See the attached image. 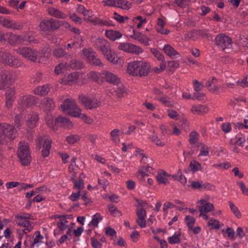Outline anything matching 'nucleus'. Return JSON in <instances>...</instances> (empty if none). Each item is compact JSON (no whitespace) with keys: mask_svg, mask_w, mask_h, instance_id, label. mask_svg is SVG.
<instances>
[{"mask_svg":"<svg viewBox=\"0 0 248 248\" xmlns=\"http://www.w3.org/2000/svg\"><path fill=\"white\" fill-rule=\"evenodd\" d=\"M79 102L87 109H92L97 108L101 105V102L95 98H91L88 96L80 94L78 96Z\"/></svg>","mask_w":248,"mask_h":248,"instance_id":"nucleus-10","label":"nucleus"},{"mask_svg":"<svg viewBox=\"0 0 248 248\" xmlns=\"http://www.w3.org/2000/svg\"><path fill=\"white\" fill-rule=\"evenodd\" d=\"M193 86L194 90L196 92L201 91L203 87L202 84L201 82H199L197 80H195L194 81Z\"/></svg>","mask_w":248,"mask_h":248,"instance_id":"nucleus-56","label":"nucleus"},{"mask_svg":"<svg viewBox=\"0 0 248 248\" xmlns=\"http://www.w3.org/2000/svg\"><path fill=\"white\" fill-rule=\"evenodd\" d=\"M101 78L109 83L116 85L119 83L120 78L114 74L106 70H103L100 73Z\"/></svg>","mask_w":248,"mask_h":248,"instance_id":"nucleus-16","label":"nucleus"},{"mask_svg":"<svg viewBox=\"0 0 248 248\" xmlns=\"http://www.w3.org/2000/svg\"><path fill=\"white\" fill-rule=\"evenodd\" d=\"M108 208L110 214L114 217H120L122 215L121 211L113 204H109L108 205Z\"/></svg>","mask_w":248,"mask_h":248,"instance_id":"nucleus-36","label":"nucleus"},{"mask_svg":"<svg viewBox=\"0 0 248 248\" xmlns=\"http://www.w3.org/2000/svg\"><path fill=\"white\" fill-rule=\"evenodd\" d=\"M92 43L93 46L99 50L108 61L113 64L117 62L116 54L111 49L110 44L107 40L104 38H96Z\"/></svg>","mask_w":248,"mask_h":248,"instance_id":"nucleus-1","label":"nucleus"},{"mask_svg":"<svg viewBox=\"0 0 248 248\" xmlns=\"http://www.w3.org/2000/svg\"><path fill=\"white\" fill-rule=\"evenodd\" d=\"M189 167L193 172L202 170L201 164L196 161L191 162L189 164Z\"/></svg>","mask_w":248,"mask_h":248,"instance_id":"nucleus-44","label":"nucleus"},{"mask_svg":"<svg viewBox=\"0 0 248 248\" xmlns=\"http://www.w3.org/2000/svg\"><path fill=\"white\" fill-rule=\"evenodd\" d=\"M65 25V27L70 26L69 24L64 21L56 20L53 18L44 20L40 22L39 27L44 31H54L59 29L61 26Z\"/></svg>","mask_w":248,"mask_h":248,"instance_id":"nucleus-5","label":"nucleus"},{"mask_svg":"<svg viewBox=\"0 0 248 248\" xmlns=\"http://www.w3.org/2000/svg\"><path fill=\"white\" fill-rule=\"evenodd\" d=\"M55 123L58 126L69 128L72 126L70 121L67 118L63 116H59L55 119Z\"/></svg>","mask_w":248,"mask_h":248,"instance_id":"nucleus-23","label":"nucleus"},{"mask_svg":"<svg viewBox=\"0 0 248 248\" xmlns=\"http://www.w3.org/2000/svg\"><path fill=\"white\" fill-rule=\"evenodd\" d=\"M115 6L124 10H128L131 8V3L124 0H115Z\"/></svg>","mask_w":248,"mask_h":248,"instance_id":"nucleus-30","label":"nucleus"},{"mask_svg":"<svg viewBox=\"0 0 248 248\" xmlns=\"http://www.w3.org/2000/svg\"><path fill=\"white\" fill-rule=\"evenodd\" d=\"M150 52L154 55L155 58H156L158 61L162 62L164 61V56L162 54L160 53L158 50L155 48H151Z\"/></svg>","mask_w":248,"mask_h":248,"instance_id":"nucleus-45","label":"nucleus"},{"mask_svg":"<svg viewBox=\"0 0 248 248\" xmlns=\"http://www.w3.org/2000/svg\"><path fill=\"white\" fill-rule=\"evenodd\" d=\"M6 99H11V100H15V90L13 88H9L5 93Z\"/></svg>","mask_w":248,"mask_h":248,"instance_id":"nucleus-46","label":"nucleus"},{"mask_svg":"<svg viewBox=\"0 0 248 248\" xmlns=\"http://www.w3.org/2000/svg\"><path fill=\"white\" fill-rule=\"evenodd\" d=\"M158 100L166 107H173L174 106V102L167 96L159 98Z\"/></svg>","mask_w":248,"mask_h":248,"instance_id":"nucleus-39","label":"nucleus"},{"mask_svg":"<svg viewBox=\"0 0 248 248\" xmlns=\"http://www.w3.org/2000/svg\"><path fill=\"white\" fill-rule=\"evenodd\" d=\"M25 117L22 114H17L15 116L14 118V123L16 127L18 129H20L23 124Z\"/></svg>","mask_w":248,"mask_h":248,"instance_id":"nucleus-34","label":"nucleus"},{"mask_svg":"<svg viewBox=\"0 0 248 248\" xmlns=\"http://www.w3.org/2000/svg\"><path fill=\"white\" fill-rule=\"evenodd\" d=\"M130 29L132 30L133 32V34L130 35L131 38L137 40L141 43L144 42L145 36L142 33L136 31L133 27H131Z\"/></svg>","mask_w":248,"mask_h":248,"instance_id":"nucleus-31","label":"nucleus"},{"mask_svg":"<svg viewBox=\"0 0 248 248\" xmlns=\"http://www.w3.org/2000/svg\"><path fill=\"white\" fill-rule=\"evenodd\" d=\"M185 222L188 227V230L192 229L195 223V219L190 216H186L185 218Z\"/></svg>","mask_w":248,"mask_h":248,"instance_id":"nucleus-41","label":"nucleus"},{"mask_svg":"<svg viewBox=\"0 0 248 248\" xmlns=\"http://www.w3.org/2000/svg\"><path fill=\"white\" fill-rule=\"evenodd\" d=\"M36 103V97L31 95H23L18 100V104L22 109L31 107Z\"/></svg>","mask_w":248,"mask_h":248,"instance_id":"nucleus-14","label":"nucleus"},{"mask_svg":"<svg viewBox=\"0 0 248 248\" xmlns=\"http://www.w3.org/2000/svg\"><path fill=\"white\" fill-rule=\"evenodd\" d=\"M117 88L116 89V93L118 97H122L123 96L124 93L125 92V89L124 85L122 84L121 81L119 83L116 85Z\"/></svg>","mask_w":248,"mask_h":248,"instance_id":"nucleus-40","label":"nucleus"},{"mask_svg":"<svg viewBox=\"0 0 248 248\" xmlns=\"http://www.w3.org/2000/svg\"><path fill=\"white\" fill-rule=\"evenodd\" d=\"M198 133L196 131H193L189 134V142L191 144H196L198 139Z\"/></svg>","mask_w":248,"mask_h":248,"instance_id":"nucleus-49","label":"nucleus"},{"mask_svg":"<svg viewBox=\"0 0 248 248\" xmlns=\"http://www.w3.org/2000/svg\"><path fill=\"white\" fill-rule=\"evenodd\" d=\"M16 51L17 53L22 55V57L33 62L36 61L39 54L36 50L29 47L25 46L18 48Z\"/></svg>","mask_w":248,"mask_h":248,"instance_id":"nucleus-12","label":"nucleus"},{"mask_svg":"<svg viewBox=\"0 0 248 248\" xmlns=\"http://www.w3.org/2000/svg\"><path fill=\"white\" fill-rule=\"evenodd\" d=\"M46 189V187L45 186H40L35 188V190H32L31 192H27L26 194V197L27 199H30L32 196L40 191H44Z\"/></svg>","mask_w":248,"mask_h":248,"instance_id":"nucleus-42","label":"nucleus"},{"mask_svg":"<svg viewBox=\"0 0 248 248\" xmlns=\"http://www.w3.org/2000/svg\"><path fill=\"white\" fill-rule=\"evenodd\" d=\"M216 44L223 50L229 52L232 46V40L229 37L223 34H219L217 35L215 39Z\"/></svg>","mask_w":248,"mask_h":248,"instance_id":"nucleus-9","label":"nucleus"},{"mask_svg":"<svg viewBox=\"0 0 248 248\" xmlns=\"http://www.w3.org/2000/svg\"><path fill=\"white\" fill-rule=\"evenodd\" d=\"M236 138L237 139V140L235 141L234 142H233V140L231 139L230 143L231 145H237L238 146H243V143L245 142V139L242 137H239L237 136L236 137Z\"/></svg>","mask_w":248,"mask_h":248,"instance_id":"nucleus-50","label":"nucleus"},{"mask_svg":"<svg viewBox=\"0 0 248 248\" xmlns=\"http://www.w3.org/2000/svg\"><path fill=\"white\" fill-rule=\"evenodd\" d=\"M105 35L108 38L112 41H115L122 36V34L119 31L114 30L106 31Z\"/></svg>","mask_w":248,"mask_h":248,"instance_id":"nucleus-26","label":"nucleus"},{"mask_svg":"<svg viewBox=\"0 0 248 248\" xmlns=\"http://www.w3.org/2000/svg\"><path fill=\"white\" fill-rule=\"evenodd\" d=\"M16 74L12 71L4 70L0 73V89L4 90L15 82Z\"/></svg>","mask_w":248,"mask_h":248,"instance_id":"nucleus-7","label":"nucleus"},{"mask_svg":"<svg viewBox=\"0 0 248 248\" xmlns=\"http://www.w3.org/2000/svg\"><path fill=\"white\" fill-rule=\"evenodd\" d=\"M40 107L44 111L47 113L54 109L55 104L52 99L49 97H45L41 100Z\"/></svg>","mask_w":248,"mask_h":248,"instance_id":"nucleus-17","label":"nucleus"},{"mask_svg":"<svg viewBox=\"0 0 248 248\" xmlns=\"http://www.w3.org/2000/svg\"><path fill=\"white\" fill-rule=\"evenodd\" d=\"M80 139L79 136L77 135H70L66 138V140L68 143L73 144Z\"/></svg>","mask_w":248,"mask_h":248,"instance_id":"nucleus-47","label":"nucleus"},{"mask_svg":"<svg viewBox=\"0 0 248 248\" xmlns=\"http://www.w3.org/2000/svg\"><path fill=\"white\" fill-rule=\"evenodd\" d=\"M67 69L66 63H60L55 67V72L57 75L64 73V71Z\"/></svg>","mask_w":248,"mask_h":248,"instance_id":"nucleus-48","label":"nucleus"},{"mask_svg":"<svg viewBox=\"0 0 248 248\" xmlns=\"http://www.w3.org/2000/svg\"><path fill=\"white\" fill-rule=\"evenodd\" d=\"M0 62L14 67H18L21 65L20 61L16 56L2 50H0Z\"/></svg>","mask_w":248,"mask_h":248,"instance_id":"nucleus-8","label":"nucleus"},{"mask_svg":"<svg viewBox=\"0 0 248 248\" xmlns=\"http://www.w3.org/2000/svg\"><path fill=\"white\" fill-rule=\"evenodd\" d=\"M53 54L57 58L62 57H65L67 59L68 58H71V55L66 53L64 50L62 48H58L55 49L53 51Z\"/></svg>","mask_w":248,"mask_h":248,"instance_id":"nucleus-32","label":"nucleus"},{"mask_svg":"<svg viewBox=\"0 0 248 248\" xmlns=\"http://www.w3.org/2000/svg\"><path fill=\"white\" fill-rule=\"evenodd\" d=\"M149 139L153 142H154L157 146H160L162 147L165 145V143L162 142L160 139H159L158 138L156 133H155L154 131L153 132V135L150 136Z\"/></svg>","mask_w":248,"mask_h":248,"instance_id":"nucleus-37","label":"nucleus"},{"mask_svg":"<svg viewBox=\"0 0 248 248\" xmlns=\"http://www.w3.org/2000/svg\"><path fill=\"white\" fill-rule=\"evenodd\" d=\"M62 110L69 115L77 117L82 111V109L78 106L75 100L72 98H67L64 100L61 105Z\"/></svg>","mask_w":248,"mask_h":248,"instance_id":"nucleus-4","label":"nucleus"},{"mask_svg":"<svg viewBox=\"0 0 248 248\" xmlns=\"http://www.w3.org/2000/svg\"><path fill=\"white\" fill-rule=\"evenodd\" d=\"M118 48L120 50L136 54H139L143 51L141 47L128 43H120Z\"/></svg>","mask_w":248,"mask_h":248,"instance_id":"nucleus-15","label":"nucleus"},{"mask_svg":"<svg viewBox=\"0 0 248 248\" xmlns=\"http://www.w3.org/2000/svg\"><path fill=\"white\" fill-rule=\"evenodd\" d=\"M47 11L49 15L56 18L65 19L67 17L65 14L53 7H49L47 9Z\"/></svg>","mask_w":248,"mask_h":248,"instance_id":"nucleus-22","label":"nucleus"},{"mask_svg":"<svg viewBox=\"0 0 248 248\" xmlns=\"http://www.w3.org/2000/svg\"><path fill=\"white\" fill-rule=\"evenodd\" d=\"M16 218V223L20 226H22L23 227L26 228L25 230L28 231V232H31L32 229L33 227L31 226V221L28 220H25L22 218Z\"/></svg>","mask_w":248,"mask_h":248,"instance_id":"nucleus-27","label":"nucleus"},{"mask_svg":"<svg viewBox=\"0 0 248 248\" xmlns=\"http://www.w3.org/2000/svg\"><path fill=\"white\" fill-rule=\"evenodd\" d=\"M128 73L133 76H146L150 72V64L143 61H135L128 63Z\"/></svg>","mask_w":248,"mask_h":248,"instance_id":"nucleus-2","label":"nucleus"},{"mask_svg":"<svg viewBox=\"0 0 248 248\" xmlns=\"http://www.w3.org/2000/svg\"><path fill=\"white\" fill-rule=\"evenodd\" d=\"M43 141V149L42 150V155L43 157L47 156L50 153V149L51 147L52 141L51 140L39 137L36 141V147L39 149L41 148V144Z\"/></svg>","mask_w":248,"mask_h":248,"instance_id":"nucleus-13","label":"nucleus"},{"mask_svg":"<svg viewBox=\"0 0 248 248\" xmlns=\"http://www.w3.org/2000/svg\"><path fill=\"white\" fill-rule=\"evenodd\" d=\"M88 78L91 79L95 82H98L99 76L98 73L95 71H91L87 74Z\"/></svg>","mask_w":248,"mask_h":248,"instance_id":"nucleus-53","label":"nucleus"},{"mask_svg":"<svg viewBox=\"0 0 248 248\" xmlns=\"http://www.w3.org/2000/svg\"><path fill=\"white\" fill-rule=\"evenodd\" d=\"M91 245L93 248H101L102 246V244L93 237L91 238Z\"/></svg>","mask_w":248,"mask_h":248,"instance_id":"nucleus-61","label":"nucleus"},{"mask_svg":"<svg viewBox=\"0 0 248 248\" xmlns=\"http://www.w3.org/2000/svg\"><path fill=\"white\" fill-rule=\"evenodd\" d=\"M82 52L87 62L90 64L101 67L104 66V64L101 62L100 60L97 58L96 53L92 49L84 48L82 50Z\"/></svg>","mask_w":248,"mask_h":248,"instance_id":"nucleus-11","label":"nucleus"},{"mask_svg":"<svg viewBox=\"0 0 248 248\" xmlns=\"http://www.w3.org/2000/svg\"><path fill=\"white\" fill-rule=\"evenodd\" d=\"M156 178L157 181L159 182L160 183L164 184L165 185H166L169 183L168 179L166 178L165 177H164L161 174H157L156 176Z\"/></svg>","mask_w":248,"mask_h":248,"instance_id":"nucleus-58","label":"nucleus"},{"mask_svg":"<svg viewBox=\"0 0 248 248\" xmlns=\"http://www.w3.org/2000/svg\"><path fill=\"white\" fill-rule=\"evenodd\" d=\"M168 66L171 70H174L179 67V64L177 62L171 61L168 62Z\"/></svg>","mask_w":248,"mask_h":248,"instance_id":"nucleus-63","label":"nucleus"},{"mask_svg":"<svg viewBox=\"0 0 248 248\" xmlns=\"http://www.w3.org/2000/svg\"><path fill=\"white\" fill-rule=\"evenodd\" d=\"M237 184L239 186L243 195L248 196V187H246L243 182H237Z\"/></svg>","mask_w":248,"mask_h":248,"instance_id":"nucleus-51","label":"nucleus"},{"mask_svg":"<svg viewBox=\"0 0 248 248\" xmlns=\"http://www.w3.org/2000/svg\"><path fill=\"white\" fill-rule=\"evenodd\" d=\"M6 41L12 45H16L23 43L22 35H16L11 32L5 33Z\"/></svg>","mask_w":248,"mask_h":248,"instance_id":"nucleus-19","label":"nucleus"},{"mask_svg":"<svg viewBox=\"0 0 248 248\" xmlns=\"http://www.w3.org/2000/svg\"><path fill=\"white\" fill-rule=\"evenodd\" d=\"M195 34L198 35H201L203 37H205L209 38L211 36V34L207 32L206 31L203 30H198L195 31Z\"/></svg>","mask_w":248,"mask_h":248,"instance_id":"nucleus-62","label":"nucleus"},{"mask_svg":"<svg viewBox=\"0 0 248 248\" xmlns=\"http://www.w3.org/2000/svg\"><path fill=\"white\" fill-rule=\"evenodd\" d=\"M163 49L165 53L171 58H176V56L179 55L178 52L170 45H165Z\"/></svg>","mask_w":248,"mask_h":248,"instance_id":"nucleus-24","label":"nucleus"},{"mask_svg":"<svg viewBox=\"0 0 248 248\" xmlns=\"http://www.w3.org/2000/svg\"><path fill=\"white\" fill-rule=\"evenodd\" d=\"M81 175H83V177H85L83 173H82L81 174L78 180H76V181L73 182L74 184V188H77L79 191L83 189L84 188V181L81 177Z\"/></svg>","mask_w":248,"mask_h":248,"instance_id":"nucleus-33","label":"nucleus"},{"mask_svg":"<svg viewBox=\"0 0 248 248\" xmlns=\"http://www.w3.org/2000/svg\"><path fill=\"white\" fill-rule=\"evenodd\" d=\"M17 136V130L12 125L0 123V142L6 144L13 140Z\"/></svg>","mask_w":248,"mask_h":248,"instance_id":"nucleus-3","label":"nucleus"},{"mask_svg":"<svg viewBox=\"0 0 248 248\" xmlns=\"http://www.w3.org/2000/svg\"><path fill=\"white\" fill-rule=\"evenodd\" d=\"M17 156L22 165L28 166L30 164L31 156L28 144L25 141H21L17 152Z\"/></svg>","mask_w":248,"mask_h":248,"instance_id":"nucleus-6","label":"nucleus"},{"mask_svg":"<svg viewBox=\"0 0 248 248\" xmlns=\"http://www.w3.org/2000/svg\"><path fill=\"white\" fill-rule=\"evenodd\" d=\"M102 219V217L98 213H96L93 216V217L91 222L93 225L95 227H97L99 223V220Z\"/></svg>","mask_w":248,"mask_h":248,"instance_id":"nucleus-54","label":"nucleus"},{"mask_svg":"<svg viewBox=\"0 0 248 248\" xmlns=\"http://www.w3.org/2000/svg\"><path fill=\"white\" fill-rule=\"evenodd\" d=\"M191 111L194 114L202 115L207 111V108L205 106L202 105L193 106L192 107Z\"/></svg>","mask_w":248,"mask_h":248,"instance_id":"nucleus-29","label":"nucleus"},{"mask_svg":"<svg viewBox=\"0 0 248 248\" xmlns=\"http://www.w3.org/2000/svg\"><path fill=\"white\" fill-rule=\"evenodd\" d=\"M228 203L231 211L235 216L238 218H241L242 215L238 208L231 201H229Z\"/></svg>","mask_w":248,"mask_h":248,"instance_id":"nucleus-38","label":"nucleus"},{"mask_svg":"<svg viewBox=\"0 0 248 248\" xmlns=\"http://www.w3.org/2000/svg\"><path fill=\"white\" fill-rule=\"evenodd\" d=\"M226 232L228 234V236L232 240H234L235 239V232L234 231L232 228L227 227V228L226 229Z\"/></svg>","mask_w":248,"mask_h":248,"instance_id":"nucleus-64","label":"nucleus"},{"mask_svg":"<svg viewBox=\"0 0 248 248\" xmlns=\"http://www.w3.org/2000/svg\"><path fill=\"white\" fill-rule=\"evenodd\" d=\"M136 214L138 217H145L146 211L142 207H139L137 210Z\"/></svg>","mask_w":248,"mask_h":248,"instance_id":"nucleus-60","label":"nucleus"},{"mask_svg":"<svg viewBox=\"0 0 248 248\" xmlns=\"http://www.w3.org/2000/svg\"><path fill=\"white\" fill-rule=\"evenodd\" d=\"M200 213H208L214 209V205L211 203H208L204 206H197Z\"/></svg>","mask_w":248,"mask_h":248,"instance_id":"nucleus-35","label":"nucleus"},{"mask_svg":"<svg viewBox=\"0 0 248 248\" xmlns=\"http://www.w3.org/2000/svg\"><path fill=\"white\" fill-rule=\"evenodd\" d=\"M209 147L205 144H202L199 156H207L209 155Z\"/></svg>","mask_w":248,"mask_h":248,"instance_id":"nucleus-52","label":"nucleus"},{"mask_svg":"<svg viewBox=\"0 0 248 248\" xmlns=\"http://www.w3.org/2000/svg\"><path fill=\"white\" fill-rule=\"evenodd\" d=\"M49 91V88L47 85H44L35 88L33 90L34 94L38 95L44 96L47 94Z\"/></svg>","mask_w":248,"mask_h":248,"instance_id":"nucleus-28","label":"nucleus"},{"mask_svg":"<svg viewBox=\"0 0 248 248\" xmlns=\"http://www.w3.org/2000/svg\"><path fill=\"white\" fill-rule=\"evenodd\" d=\"M78 75L77 72H73L62 79V83L64 84L72 85L77 82Z\"/></svg>","mask_w":248,"mask_h":248,"instance_id":"nucleus-21","label":"nucleus"},{"mask_svg":"<svg viewBox=\"0 0 248 248\" xmlns=\"http://www.w3.org/2000/svg\"><path fill=\"white\" fill-rule=\"evenodd\" d=\"M190 0H174V2L180 7L184 8L187 6Z\"/></svg>","mask_w":248,"mask_h":248,"instance_id":"nucleus-55","label":"nucleus"},{"mask_svg":"<svg viewBox=\"0 0 248 248\" xmlns=\"http://www.w3.org/2000/svg\"><path fill=\"white\" fill-rule=\"evenodd\" d=\"M67 68L69 67L73 69H80L83 67V63L76 59H72L69 63H65Z\"/></svg>","mask_w":248,"mask_h":248,"instance_id":"nucleus-25","label":"nucleus"},{"mask_svg":"<svg viewBox=\"0 0 248 248\" xmlns=\"http://www.w3.org/2000/svg\"><path fill=\"white\" fill-rule=\"evenodd\" d=\"M0 22L4 27L7 28L18 30L23 28V25L21 24L8 18L1 17Z\"/></svg>","mask_w":248,"mask_h":248,"instance_id":"nucleus-18","label":"nucleus"},{"mask_svg":"<svg viewBox=\"0 0 248 248\" xmlns=\"http://www.w3.org/2000/svg\"><path fill=\"white\" fill-rule=\"evenodd\" d=\"M181 235V233H178L177 235L175 234L173 236L169 237L168 239L169 243L171 244H179L180 243V236Z\"/></svg>","mask_w":248,"mask_h":248,"instance_id":"nucleus-43","label":"nucleus"},{"mask_svg":"<svg viewBox=\"0 0 248 248\" xmlns=\"http://www.w3.org/2000/svg\"><path fill=\"white\" fill-rule=\"evenodd\" d=\"M38 120V114L36 113H33L28 116L26 124L29 128L32 129L36 126Z\"/></svg>","mask_w":248,"mask_h":248,"instance_id":"nucleus-20","label":"nucleus"},{"mask_svg":"<svg viewBox=\"0 0 248 248\" xmlns=\"http://www.w3.org/2000/svg\"><path fill=\"white\" fill-rule=\"evenodd\" d=\"M221 129L224 133H226L230 132L232 129L230 123H225L222 124L221 125Z\"/></svg>","mask_w":248,"mask_h":248,"instance_id":"nucleus-59","label":"nucleus"},{"mask_svg":"<svg viewBox=\"0 0 248 248\" xmlns=\"http://www.w3.org/2000/svg\"><path fill=\"white\" fill-rule=\"evenodd\" d=\"M208 225L212 226L213 229H218L219 228V222L214 219H211L209 220Z\"/></svg>","mask_w":248,"mask_h":248,"instance_id":"nucleus-57","label":"nucleus"}]
</instances>
